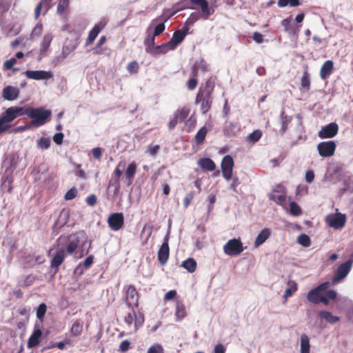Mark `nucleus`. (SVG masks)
<instances>
[{
    "mask_svg": "<svg viewBox=\"0 0 353 353\" xmlns=\"http://www.w3.org/2000/svg\"><path fill=\"white\" fill-rule=\"evenodd\" d=\"M19 94V90L14 86L8 85L3 89L2 97L5 100L14 101Z\"/></svg>",
    "mask_w": 353,
    "mask_h": 353,
    "instance_id": "aec40b11",
    "label": "nucleus"
},
{
    "mask_svg": "<svg viewBox=\"0 0 353 353\" xmlns=\"http://www.w3.org/2000/svg\"><path fill=\"white\" fill-rule=\"evenodd\" d=\"M97 202V197L94 194H90L86 198V203L90 206L95 205Z\"/></svg>",
    "mask_w": 353,
    "mask_h": 353,
    "instance_id": "338daca9",
    "label": "nucleus"
},
{
    "mask_svg": "<svg viewBox=\"0 0 353 353\" xmlns=\"http://www.w3.org/2000/svg\"><path fill=\"white\" fill-rule=\"evenodd\" d=\"M77 190L75 188H71L65 193L64 199L67 201L72 200L77 196Z\"/></svg>",
    "mask_w": 353,
    "mask_h": 353,
    "instance_id": "6e6d98bb",
    "label": "nucleus"
},
{
    "mask_svg": "<svg viewBox=\"0 0 353 353\" xmlns=\"http://www.w3.org/2000/svg\"><path fill=\"white\" fill-rule=\"evenodd\" d=\"M261 131L259 130H256L247 137V141L250 143H254L257 142L261 138Z\"/></svg>",
    "mask_w": 353,
    "mask_h": 353,
    "instance_id": "58836bf2",
    "label": "nucleus"
},
{
    "mask_svg": "<svg viewBox=\"0 0 353 353\" xmlns=\"http://www.w3.org/2000/svg\"><path fill=\"white\" fill-rule=\"evenodd\" d=\"M321 296L319 294V291H318L316 288L311 290L307 296V300L313 303L317 304L319 303Z\"/></svg>",
    "mask_w": 353,
    "mask_h": 353,
    "instance_id": "e433bc0d",
    "label": "nucleus"
},
{
    "mask_svg": "<svg viewBox=\"0 0 353 353\" xmlns=\"http://www.w3.org/2000/svg\"><path fill=\"white\" fill-rule=\"evenodd\" d=\"M125 303L128 308L132 310L139 307V294L134 285H128L124 287Z\"/></svg>",
    "mask_w": 353,
    "mask_h": 353,
    "instance_id": "7ed1b4c3",
    "label": "nucleus"
},
{
    "mask_svg": "<svg viewBox=\"0 0 353 353\" xmlns=\"http://www.w3.org/2000/svg\"><path fill=\"white\" fill-rule=\"evenodd\" d=\"M13 106L8 108L0 114V136L8 131L10 128V123L17 119L16 113Z\"/></svg>",
    "mask_w": 353,
    "mask_h": 353,
    "instance_id": "20e7f679",
    "label": "nucleus"
},
{
    "mask_svg": "<svg viewBox=\"0 0 353 353\" xmlns=\"http://www.w3.org/2000/svg\"><path fill=\"white\" fill-rule=\"evenodd\" d=\"M310 345L309 337L303 334L301 336V353H310Z\"/></svg>",
    "mask_w": 353,
    "mask_h": 353,
    "instance_id": "473e14b6",
    "label": "nucleus"
},
{
    "mask_svg": "<svg viewBox=\"0 0 353 353\" xmlns=\"http://www.w3.org/2000/svg\"><path fill=\"white\" fill-rule=\"evenodd\" d=\"M65 255L66 254L64 248L58 249L56 254L50 261V267L52 268H54L57 272L59 270V267L64 261Z\"/></svg>",
    "mask_w": 353,
    "mask_h": 353,
    "instance_id": "6ab92c4d",
    "label": "nucleus"
},
{
    "mask_svg": "<svg viewBox=\"0 0 353 353\" xmlns=\"http://www.w3.org/2000/svg\"><path fill=\"white\" fill-rule=\"evenodd\" d=\"M169 234H167L163 239V242L158 251V261L161 265L166 263L170 256Z\"/></svg>",
    "mask_w": 353,
    "mask_h": 353,
    "instance_id": "ddd939ff",
    "label": "nucleus"
},
{
    "mask_svg": "<svg viewBox=\"0 0 353 353\" xmlns=\"http://www.w3.org/2000/svg\"><path fill=\"white\" fill-rule=\"evenodd\" d=\"M189 28L183 27L181 29L175 31L170 40L168 41L171 49L176 48V47L182 43L186 35L188 34Z\"/></svg>",
    "mask_w": 353,
    "mask_h": 353,
    "instance_id": "9d476101",
    "label": "nucleus"
},
{
    "mask_svg": "<svg viewBox=\"0 0 353 353\" xmlns=\"http://www.w3.org/2000/svg\"><path fill=\"white\" fill-rule=\"evenodd\" d=\"M298 243L305 247H307L310 245L311 241L310 237L305 234H301L298 237Z\"/></svg>",
    "mask_w": 353,
    "mask_h": 353,
    "instance_id": "09e8293b",
    "label": "nucleus"
},
{
    "mask_svg": "<svg viewBox=\"0 0 353 353\" xmlns=\"http://www.w3.org/2000/svg\"><path fill=\"white\" fill-rule=\"evenodd\" d=\"M109 227L114 231H118L121 229L124 224V217L121 212H115L111 214L108 218Z\"/></svg>",
    "mask_w": 353,
    "mask_h": 353,
    "instance_id": "f8f14e48",
    "label": "nucleus"
},
{
    "mask_svg": "<svg viewBox=\"0 0 353 353\" xmlns=\"http://www.w3.org/2000/svg\"><path fill=\"white\" fill-rule=\"evenodd\" d=\"M17 63L16 58H12L10 59L6 60L3 63V70H10L12 69L13 66Z\"/></svg>",
    "mask_w": 353,
    "mask_h": 353,
    "instance_id": "864d4df0",
    "label": "nucleus"
},
{
    "mask_svg": "<svg viewBox=\"0 0 353 353\" xmlns=\"http://www.w3.org/2000/svg\"><path fill=\"white\" fill-rule=\"evenodd\" d=\"M69 6V0H59L57 13L63 14Z\"/></svg>",
    "mask_w": 353,
    "mask_h": 353,
    "instance_id": "a18cd8bd",
    "label": "nucleus"
},
{
    "mask_svg": "<svg viewBox=\"0 0 353 353\" xmlns=\"http://www.w3.org/2000/svg\"><path fill=\"white\" fill-rule=\"evenodd\" d=\"M63 137L64 135L62 132H58L53 136L52 139L57 145H61L63 143Z\"/></svg>",
    "mask_w": 353,
    "mask_h": 353,
    "instance_id": "0e129e2a",
    "label": "nucleus"
},
{
    "mask_svg": "<svg viewBox=\"0 0 353 353\" xmlns=\"http://www.w3.org/2000/svg\"><path fill=\"white\" fill-rule=\"evenodd\" d=\"M301 89L308 91L310 88V74L307 70H305L301 80Z\"/></svg>",
    "mask_w": 353,
    "mask_h": 353,
    "instance_id": "4c0bfd02",
    "label": "nucleus"
},
{
    "mask_svg": "<svg viewBox=\"0 0 353 353\" xmlns=\"http://www.w3.org/2000/svg\"><path fill=\"white\" fill-rule=\"evenodd\" d=\"M196 119L193 116H191L187 121H185L186 131L188 132H192L196 125Z\"/></svg>",
    "mask_w": 353,
    "mask_h": 353,
    "instance_id": "c03bdc74",
    "label": "nucleus"
},
{
    "mask_svg": "<svg viewBox=\"0 0 353 353\" xmlns=\"http://www.w3.org/2000/svg\"><path fill=\"white\" fill-rule=\"evenodd\" d=\"M200 168L206 171H213L216 168L215 163L210 158L204 157L198 161Z\"/></svg>",
    "mask_w": 353,
    "mask_h": 353,
    "instance_id": "5701e85b",
    "label": "nucleus"
},
{
    "mask_svg": "<svg viewBox=\"0 0 353 353\" xmlns=\"http://www.w3.org/2000/svg\"><path fill=\"white\" fill-rule=\"evenodd\" d=\"M130 345V342L128 340H124L120 343L118 350L121 352H125L129 350Z\"/></svg>",
    "mask_w": 353,
    "mask_h": 353,
    "instance_id": "4d7b16f0",
    "label": "nucleus"
},
{
    "mask_svg": "<svg viewBox=\"0 0 353 353\" xmlns=\"http://www.w3.org/2000/svg\"><path fill=\"white\" fill-rule=\"evenodd\" d=\"M16 113V117L22 115H27L32 119L31 124L36 127L43 125L50 119L52 112L50 110H46L44 108H25L13 106Z\"/></svg>",
    "mask_w": 353,
    "mask_h": 353,
    "instance_id": "f257e3e1",
    "label": "nucleus"
},
{
    "mask_svg": "<svg viewBox=\"0 0 353 353\" xmlns=\"http://www.w3.org/2000/svg\"><path fill=\"white\" fill-rule=\"evenodd\" d=\"M339 132V125L332 122L323 127L318 132V136L322 139H331L334 137Z\"/></svg>",
    "mask_w": 353,
    "mask_h": 353,
    "instance_id": "9b49d317",
    "label": "nucleus"
},
{
    "mask_svg": "<svg viewBox=\"0 0 353 353\" xmlns=\"http://www.w3.org/2000/svg\"><path fill=\"white\" fill-rule=\"evenodd\" d=\"M126 68L130 74H136L139 72V65L137 61H133L128 64Z\"/></svg>",
    "mask_w": 353,
    "mask_h": 353,
    "instance_id": "a19ab883",
    "label": "nucleus"
},
{
    "mask_svg": "<svg viewBox=\"0 0 353 353\" xmlns=\"http://www.w3.org/2000/svg\"><path fill=\"white\" fill-rule=\"evenodd\" d=\"M50 140L48 138H41L38 141V146L43 149H48L50 146Z\"/></svg>",
    "mask_w": 353,
    "mask_h": 353,
    "instance_id": "5fc2aeb1",
    "label": "nucleus"
},
{
    "mask_svg": "<svg viewBox=\"0 0 353 353\" xmlns=\"http://www.w3.org/2000/svg\"><path fill=\"white\" fill-rule=\"evenodd\" d=\"M352 261L349 260L339 266L333 279L334 283H339L350 272L352 267Z\"/></svg>",
    "mask_w": 353,
    "mask_h": 353,
    "instance_id": "4468645a",
    "label": "nucleus"
},
{
    "mask_svg": "<svg viewBox=\"0 0 353 353\" xmlns=\"http://www.w3.org/2000/svg\"><path fill=\"white\" fill-rule=\"evenodd\" d=\"M190 109L188 107H183L178 109L174 114V116L180 121H185L189 116Z\"/></svg>",
    "mask_w": 353,
    "mask_h": 353,
    "instance_id": "c756f323",
    "label": "nucleus"
},
{
    "mask_svg": "<svg viewBox=\"0 0 353 353\" xmlns=\"http://www.w3.org/2000/svg\"><path fill=\"white\" fill-rule=\"evenodd\" d=\"M155 37L154 35L149 36L144 40V46L145 47V51L148 53L152 54L153 52V50L155 48Z\"/></svg>",
    "mask_w": 353,
    "mask_h": 353,
    "instance_id": "f704fd0d",
    "label": "nucleus"
},
{
    "mask_svg": "<svg viewBox=\"0 0 353 353\" xmlns=\"http://www.w3.org/2000/svg\"><path fill=\"white\" fill-rule=\"evenodd\" d=\"M198 84L197 78L192 77L187 83L188 88L190 90H193L196 88Z\"/></svg>",
    "mask_w": 353,
    "mask_h": 353,
    "instance_id": "680f3d73",
    "label": "nucleus"
},
{
    "mask_svg": "<svg viewBox=\"0 0 353 353\" xmlns=\"http://www.w3.org/2000/svg\"><path fill=\"white\" fill-rule=\"evenodd\" d=\"M170 50H173L170 46L169 42L162 43L161 45L156 46L153 50L152 54L157 55L159 54H165Z\"/></svg>",
    "mask_w": 353,
    "mask_h": 353,
    "instance_id": "72a5a7b5",
    "label": "nucleus"
},
{
    "mask_svg": "<svg viewBox=\"0 0 353 353\" xmlns=\"http://www.w3.org/2000/svg\"><path fill=\"white\" fill-rule=\"evenodd\" d=\"M79 44V37L76 36L74 39L67 41L66 43L63 46L61 57L62 59L68 57L72 52H74Z\"/></svg>",
    "mask_w": 353,
    "mask_h": 353,
    "instance_id": "2eb2a0df",
    "label": "nucleus"
},
{
    "mask_svg": "<svg viewBox=\"0 0 353 353\" xmlns=\"http://www.w3.org/2000/svg\"><path fill=\"white\" fill-rule=\"evenodd\" d=\"M270 200L274 201L279 205H283L285 203L286 197L284 194H281L278 190H274L272 192L269 194Z\"/></svg>",
    "mask_w": 353,
    "mask_h": 353,
    "instance_id": "cd10ccee",
    "label": "nucleus"
},
{
    "mask_svg": "<svg viewBox=\"0 0 353 353\" xmlns=\"http://www.w3.org/2000/svg\"><path fill=\"white\" fill-rule=\"evenodd\" d=\"M270 236V230L265 228L262 230L256 236L254 241V246L256 248L261 245Z\"/></svg>",
    "mask_w": 353,
    "mask_h": 353,
    "instance_id": "b1692460",
    "label": "nucleus"
},
{
    "mask_svg": "<svg viewBox=\"0 0 353 353\" xmlns=\"http://www.w3.org/2000/svg\"><path fill=\"white\" fill-rule=\"evenodd\" d=\"M111 186L114 187L115 192H117L119 189V179L115 178L110 179L108 183V188H110Z\"/></svg>",
    "mask_w": 353,
    "mask_h": 353,
    "instance_id": "69168bd1",
    "label": "nucleus"
},
{
    "mask_svg": "<svg viewBox=\"0 0 353 353\" xmlns=\"http://www.w3.org/2000/svg\"><path fill=\"white\" fill-rule=\"evenodd\" d=\"M224 253L230 256H236L244 250L243 243L239 239H230L223 248Z\"/></svg>",
    "mask_w": 353,
    "mask_h": 353,
    "instance_id": "39448f33",
    "label": "nucleus"
},
{
    "mask_svg": "<svg viewBox=\"0 0 353 353\" xmlns=\"http://www.w3.org/2000/svg\"><path fill=\"white\" fill-rule=\"evenodd\" d=\"M80 234H83V232L72 233L66 237L65 254H72L77 249L81 241Z\"/></svg>",
    "mask_w": 353,
    "mask_h": 353,
    "instance_id": "1a4fd4ad",
    "label": "nucleus"
},
{
    "mask_svg": "<svg viewBox=\"0 0 353 353\" xmlns=\"http://www.w3.org/2000/svg\"><path fill=\"white\" fill-rule=\"evenodd\" d=\"M334 70V63L331 60H327L321 66L320 70V77L323 80H325L332 74Z\"/></svg>",
    "mask_w": 353,
    "mask_h": 353,
    "instance_id": "4be33fe9",
    "label": "nucleus"
},
{
    "mask_svg": "<svg viewBox=\"0 0 353 353\" xmlns=\"http://www.w3.org/2000/svg\"><path fill=\"white\" fill-rule=\"evenodd\" d=\"M53 39V36L51 33L46 34L41 42L40 49H39V55L41 58L47 56L48 52L49 50L50 46L51 45L52 41Z\"/></svg>",
    "mask_w": 353,
    "mask_h": 353,
    "instance_id": "a211bd4d",
    "label": "nucleus"
},
{
    "mask_svg": "<svg viewBox=\"0 0 353 353\" xmlns=\"http://www.w3.org/2000/svg\"><path fill=\"white\" fill-rule=\"evenodd\" d=\"M181 266L189 272L193 273L196 269V261L193 258H188L182 263Z\"/></svg>",
    "mask_w": 353,
    "mask_h": 353,
    "instance_id": "2f4dec72",
    "label": "nucleus"
},
{
    "mask_svg": "<svg viewBox=\"0 0 353 353\" xmlns=\"http://www.w3.org/2000/svg\"><path fill=\"white\" fill-rule=\"evenodd\" d=\"M137 169V164L133 161L129 164L125 172V177L128 181V185H131L132 183V179L136 174Z\"/></svg>",
    "mask_w": 353,
    "mask_h": 353,
    "instance_id": "a878e982",
    "label": "nucleus"
},
{
    "mask_svg": "<svg viewBox=\"0 0 353 353\" xmlns=\"http://www.w3.org/2000/svg\"><path fill=\"white\" fill-rule=\"evenodd\" d=\"M163 350L161 345L157 344L151 346L148 350L147 353H163Z\"/></svg>",
    "mask_w": 353,
    "mask_h": 353,
    "instance_id": "13d9d810",
    "label": "nucleus"
},
{
    "mask_svg": "<svg viewBox=\"0 0 353 353\" xmlns=\"http://www.w3.org/2000/svg\"><path fill=\"white\" fill-rule=\"evenodd\" d=\"M42 332L41 330L37 329L30 335L28 341V347L32 348L37 346L39 343V339L41 336Z\"/></svg>",
    "mask_w": 353,
    "mask_h": 353,
    "instance_id": "393cba45",
    "label": "nucleus"
},
{
    "mask_svg": "<svg viewBox=\"0 0 353 353\" xmlns=\"http://www.w3.org/2000/svg\"><path fill=\"white\" fill-rule=\"evenodd\" d=\"M279 7H285L288 5H290L292 7H296L299 6L300 1L299 0H279L277 3Z\"/></svg>",
    "mask_w": 353,
    "mask_h": 353,
    "instance_id": "37998d69",
    "label": "nucleus"
},
{
    "mask_svg": "<svg viewBox=\"0 0 353 353\" xmlns=\"http://www.w3.org/2000/svg\"><path fill=\"white\" fill-rule=\"evenodd\" d=\"M290 213L294 216L300 215L302 212L300 206L294 201L290 203Z\"/></svg>",
    "mask_w": 353,
    "mask_h": 353,
    "instance_id": "de8ad7c7",
    "label": "nucleus"
},
{
    "mask_svg": "<svg viewBox=\"0 0 353 353\" xmlns=\"http://www.w3.org/2000/svg\"><path fill=\"white\" fill-rule=\"evenodd\" d=\"M105 26V23L101 21L93 27V28L90 31L88 37L86 39V46H89L93 43L99 33L101 31L102 29L104 28Z\"/></svg>",
    "mask_w": 353,
    "mask_h": 353,
    "instance_id": "412c9836",
    "label": "nucleus"
},
{
    "mask_svg": "<svg viewBox=\"0 0 353 353\" xmlns=\"http://www.w3.org/2000/svg\"><path fill=\"white\" fill-rule=\"evenodd\" d=\"M47 306L45 303H41L37 309V317L39 320H42L46 312Z\"/></svg>",
    "mask_w": 353,
    "mask_h": 353,
    "instance_id": "8fccbe9b",
    "label": "nucleus"
},
{
    "mask_svg": "<svg viewBox=\"0 0 353 353\" xmlns=\"http://www.w3.org/2000/svg\"><path fill=\"white\" fill-rule=\"evenodd\" d=\"M43 30V25L41 23H38L33 28L31 32V37H39L41 34Z\"/></svg>",
    "mask_w": 353,
    "mask_h": 353,
    "instance_id": "603ef678",
    "label": "nucleus"
},
{
    "mask_svg": "<svg viewBox=\"0 0 353 353\" xmlns=\"http://www.w3.org/2000/svg\"><path fill=\"white\" fill-rule=\"evenodd\" d=\"M132 312H133V314L129 313L124 318V321L128 325V327H130L132 325V323L134 320V310H132Z\"/></svg>",
    "mask_w": 353,
    "mask_h": 353,
    "instance_id": "e2e57ef3",
    "label": "nucleus"
},
{
    "mask_svg": "<svg viewBox=\"0 0 353 353\" xmlns=\"http://www.w3.org/2000/svg\"><path fill=\"white\" fill-rule=\"evenodd\" d=\"M190 2L192 4L200 7L203 19H208L214 12V9L209 6L207 0H190Z\"/></svg>",
    "mask_w": 353,
    "mask_h": 353,
    "instance_id": "dca6fc26",
    "label": "nucleus"
},
{
    "mask_svg": "<svg viewBox=\"0 0 353 353\" xmlns=\"http://www.w3.org/2000/svg\"><path fill=\"white\" fill-rule=\"evenodd\" d=\"M93 157L96 159H100L102 156V149L101 148H94L92 150Z\"/></svg>",
    "mask_w": 353,
    "mask_h": 353,
    "instance_id": "774afa93",
    "label": "nucleus"
},
{
    "mask_svg": "<svg viewBox=\"0 0 353 353\" xmlns=\"http://www.w3.org/2000/svg\"><path fill=\"white\" fill-rule=\"evenodd\" d=\"M186 316L185 305L181 301H177L176 303L175 316L177 321H181Z\"/></svg>",
    "mask_w": 353,
    "mask_h": 353,
    "instance_id": "c85d7f7f",
    "label": "nucleus"
},
{
    "mask_svg": "<svg viewBox=\"0 0 353 353\" xmlns=\"http://www.w3.org/2000/svg\"><path fill=\"white\" fill-rule=\"evenodd\" d=\"M25 74L28 79L34 80L49 79L52 77L51 72L45 70H27Z\"/></svg>",
    "mask_w": 353,
    "mask_h": 353,
    "instance_id": "f3484780",
    "label": "nucleus"
},
{
    "mask_svg": "<svg viewBox=\"0 0 353 353\" xmlns=\"http://www.w3.org/2000/svg\"><path fill=\"white\" fill-rule=\"evenodd\" d=\"M134 328L135 331H137L140 327L143 325L144 323V316L143 314H139V315L134 311Z\"/></svg>",
    "mask_w": 353,
    "mask_h": 353,
    "instance_id": "49530a36",
    "label": "nucleus"
},
{
    "mask_svg": "<svg viewBox=\"0 0 353 353\" xmlns=\"http://www.w3.org/2000/svg\"><path fill=\"white\" fill-rule=\"evenodd\" d=\"M319 317L321 319H325L327 322L332 324H334L340 321V318L339 316L332 315V314L328 311L320 312Z\"/></svg>",
    "mask_w": 353,
    "mask_h": 353,
    "instance_id": "7c9ffc66",
    "label": "nucleus"
},
{
    "mask_svg": "<svg viewBox=\"0 0 353 353\" xmlns=\"http://www.w3.org/2000/svg\"><path fill=\"white\" fill-rule=\"evenodd\" d=\"M82 330L83 324L80 323L79 321H77L73 323L70 330L72 334L75 336L80 335Z\"/></svg>",
    "mask_w": 353,
    "mask_h": 353,
    "instance_id": "ea45409f",
    "label": "nucleus"
},
{
    "mask_svg": "<svg viewBox=\"0 0 353 353\" xmlns=\"http://www.w3.org/2000/svg\"><path fill=\"white\" fill-rule=\"evenodd\" d=\"M214 85V80L210 77L205 81L204 86L199 89L197 92L195 103L201 104V110L203 114H206L212 107Z\"/></svg>",
    "mask_w": 353,
    "mask_h": 353,
    "instance_id": "f03ea898",
    "label": "nucleus"
},
{
    "mask_svg": "<svg viewBox=\"0 0 353 353\" xmlns=\"http://www.w3.org/2000/svg\"><path fill=\"white\" fill-rule=\"evenodd\" d=\"M316 148L321 157H330L334 155L336 145L334 141H327L319 143Z\"/></svg>",
    "mask_w": 353,
    "mask_h": 353,
    "instance_id": "0eeeda50",
    "label": "nucleus"
},
{
    "mask_svg": "<svg viewBox=\"0 0 353 353\" xmlns=\"http://www.w3.org/2000/svg\"><path fill=\"white\" fill-rule=\"evenodd\" d=\"M12 0H3L0 2V12L3 13L8 11L11 6Z\"/></svg>",
    "mask_w": 353,
    "mask_h": 353,
    "instance_id": "3c124183",
    "label": "nucleus"
},
{
    "mask_svg": "<svg viewBox=\"0 0 353 353\" xmlns=\"http://www.w3.org/2000/svg\"><path fill=\"white\" fill-rule=\"evenodd\" d=\"M325 221L330 227L339 230L345 227L347 217L345 214L338 212L327 216Z\"/></svg>",
    "mask_w": 353,
    "mask_h": 353,
    "instance_id": "423d86ee",
    "label": "nucleus"
},
{
    "mask_svg": "<svg viewBox=\"0 0 353 353\" xmlns=\"http://www.w3.org/2000/svg\"><path fill=\"white\" fill-rule=\"evenodd\" d=\"M234 164V160L230 155H226L222 159L221 172L223 176L227 181L232 179Z\"/></svg>",
    "mask_w": 353,
    "mask_h": 353,
    "instance_id": "6e6552de",
    "label": "nucleus"
},
{
    "mask_svg": "<svg viewBox=\"0 0 353 353\" xmlns=\"http://www.w3.org/2000/svg\"><path fill=\"white\" fill-rule=\"evenodd\" d=\"M291 22H292V18L291 17H288L286 19H284L281 21V25L283 26L284 30L285 32H289L290 31V30L291 28Z\"/></svg>",
    "mask_w": 353,
    "mask_h": 353,
    "instance_id": "052dcab7",
    "label": "nucleus"
},
{
    "mask_svg": "<svg viewBox=\"0 0 353 353\" xmlns=\"http://www.w3.org/2000/svg\"><path fill=\"white\" fill-rule=\"evenodd\" d=\"M288 285H289V288L285 289L283 294V298L285 299L292 296V294L298 290L297 283L294 281H288Z\"/></svg>",
    "mask_w": 353,
    "mask_h": 353,
    "instance_id": "c9c22d12",
    "label": "nucleus"
},
{
    "mask_svg": "<svg viewBox=\"0 0 353 353\" xmlns=\"http://www.w3.org/2000/svg\"><path fill=\"white\" fill-rule=\"evenodd\" d=\"M209 131L205 126L201 128L195 135L194 141L197 145H202L204 143L206 135Z\"/></svg>",
    "mask_w": 353,
    "mask_h": 353,
    "instance_id": "bb28decb",
    "label": "nucleus"
},
{
    "mask_svg": "<svg viewBox=\"0 0 353 353\" xmlns=\"http://www.w3.org/2000/svg\"><path fill=\"white\" fill-rule=\"evenodd\" d=\"M165 29V26L163 23H161L158 24L154 29L153 35L154 37H157L160 35Z\"/></svg>",
    "mask_w": 353,
    "mask_h": 353,
    "instance_id": "bf43d9fd",
    "label": "nucleus"
},
{
    "mask_svg": "<svg viewBox=\"0 0 353 353\" xmlns=\"http://www.w3.org/2000/svg\"><path fill=\"white\" fill-rule=\"evenodd\" d=\"M125 166V162L123 161H119L117 168H115L114 171V176L115 179H119L121 176L123 174V170Z\"/></svg>",
    "mask_w": 353,
    "mask_h": 353,
    "instance_id": "79ce46f5",
    "label": "nucleus"
}]
</instances>
